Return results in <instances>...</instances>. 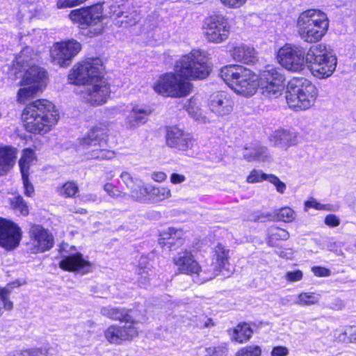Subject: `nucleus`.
I'll use <instances>...</instances> for the list:
<instances>
[{
    "label": "nucleus",
    "instance_id": "1",
    "mask_svg": "<svg viewBox=\"0 0 356 356\" xmlns=\"http://www.w3.org/2000/svg\"><path fill=\"white\" fill-rule=\"evenodd\" d=\"M27 131L34 134L47 133L59 118L55 106L47 99H38L29 104L22 113Z\"/></svg>",
    "mask_w": 356,
    "mask_h": 356
},
{
    "label": "nucleus",
    "instance_id": "2",
    "mask_svg": "<svg viewBox=\"0 0 356 356\" xmlns=\"http://www.w3.org/2000/svg\"><path fill=\"white\" fill-rule=\"evenodd\" d=\"M220 76L235 92L244 97L253 95L258 88L257 76L242 65H227L220 70Z\"/></svg>",
    "mask_w": 356,
    "mask_h": 356
},
{
    "label": "nucleus",
    "instance_id": "3",
    "mask_svg": "<svg viewBox=\"0 0 356 356\" xmlns=\"http://www.w3.org/2000/svg\"><path fill=\"white\" fill-rule=\"evenodd\" d=\"M329 21L325 13L315 9L302 12L297 20L298 32L307 42H316L326 33Z\"/></svg>",
    "mask_w": 356,
    "mask_h": 356
},
{
    "label": "nucleus",
    "instance_id": "4",
    "mask_svg": "<svg viewBox=\"0 0 356 356\" xmlns=\"http://www.w3.org/2000/svg\"><path fill=\"white\" fill-rule=\"evenodd\" d=\"M318 92L316 87L305 78H294L287 86L286 103L294 110H306L315 103Z\"/></svg>",
    "mask_w": 356,
    "mask_h": 356
},
{
    "label": "nucleus",
    "instance_id": "5",
    "mask_svg": "<svg viewBox=\"0 0 356 356\" xmlns=\"http://www.w3.org/2000/svg\"><path fill=\"white\" fill-rule=\"evenodd\" d=\"M210 70V63L205 53L199 49H193L182 56L175 65L176 73L186 81L205 79Z\"/></svg>",
    "mask_w": 356,
    "mask_h": 356
},
{
    "label": "nucleus",
    "instance_id": "6",
    "mask_svg": "<svg viewBox=\"0 0 356 356\" xmlns=\"http://www.w3.org/2000/svg\"><path fill=\"white\" fill-rule=\"evenodd\" d=\"M305 61L311 73L319 79L331 76L337 63V57L323 44L312 46L305 54Z\"/></svg>",
    "mask_w": 356,
    "mask_h": 356
},
{
    "label": "nucleus",
    "instance_id": "7",
    "mask_svg": "<svg viewBox=\"0 0 356 356\" xmlns=\"http://www.w3.org/2000/svg\"><path fill=\"white\" fill-rule=\"evenodd\" d=\"M193 85L184 78L175 73H165L153 84L154 90L163 96L180 98L188 95Z\"/></svg>",
    "mask_w": 356,
    "mask_h": 356
},
{
    "label": "nucleus",
    "instance_id": "8",
    "mask_svg": "<svg viewBox=\"0 0 356 356\" xmlns=\"http://www.w3.org/2000/svg\"><path fill=\"white\" fill-rule=\"evenodd\" d=\"M104 70L101 58H88L73 67L68 75V80L72 84L86 86L103 76Z\"/></svg>",
    "mask_w": 356,
    "mask_h": 356
},
{
    "label": "nucleus",
    "instance_id": "9",
    "mask_svg": "<svg viewBox=\"0 0 356 356\" xmlns=\"http://www.w3.org/2000/svg\"><path fill=\"white\" fill-rule=\"evenodd\" d=\"M108 124H99L94 127L82 138L81 144L85 147H93L88 152V156L95 159H111L114 156V152L106 149L107 147Z\"/></svg>",
    "mask_w": 356,
    "mask_h": 356
},
{
    "label": "nucleus",
    "instance_id": "10",
    "mask_svg": "<svg viewBox=\"0 0 356 356\" xmlns=\"http://www.w3.org/2000/svg\"><path fill=\"white\" fill-rule=\"evenodd\" d=\"M284 81V77L280 70L267 66L260 72L257 79L258 88L265 97L276 99L282 94Z\"/></svg>",
    "mask_w": 356,
    "mask_h": 356
},
{
    "label": "nucleus",
    "instance_id": "11",
    "mask_svg": "<svg viewBox=\"0 0 356 356\" xmlns=\"http://www.w3.org/2000/svg\"><path fill=\"white\" fill-rule=\"evenodd\" d=\"M203 35L209 42L219 44L229 38L230 26L227 18L222 14H213L204 20Z\"/></svg>",
    "mask_w": 356,
    "mask_h": 356
},
{
    "label": "nucleus",
    "instance_id": "12",
    "mask_svg": "<svg viewBox=\"0 0 356 356\" xmlns=\"http://www.w3.org/2000/svg\"><path fill=\"white\" fill-rule=\"evenodd\" d=\"M110 93L109 84L103 75L84 86L81 90V97L86 103L96 106L105 104Z\"/></svg>",
    "mask_w": 356,
    "mask_h": 356
},
{
    "label": "nucleus",
    "instance_id": "13",
    "mask_svg": "<svg viewBox=\"0 0 356 356\" xmlns=\"http://www.w3.org/2000/svg\"><path fill=\"white\" fill-rule=\"evenodd\" d=\"M277 60L287 70L300 72L305 66V51L299 46L286 44L279 49Z\"/></svg>",
    "mask_w": 356,
    "mask_h": 356
},
{
    "label": "nucleus",
    "instance_id": "14",
    "mask_svg": "<svg viewBox=\"0 0 356 356\" xmlns=\"http://www.w3.org/2000/svg\"><path fill=\"white\" fill-rule=\"evenodd\" d=\"M81 49V44L73 39L57 42L50 51L51 62L60 67H67Z\"/></svg>",
    "mask_w": 356,
    "mask_h": 356
},
{
    "label": "nucleus",
    "instance_id": "15",
    "mask_svg": "<svg viewBox=\"0 0 356 356\" xmlns=\"http://www.w3.org/2000/svg\"><path fill=\"white\" fill-rule=\"evenodd\" d=\"M70 18L80 26H90V32L95 35L101 33L104 29L102 16L92 7L72 10Z\"/></svg>",
    "mask_w": 356,
    "mask_h": 356
},
{
    "label": "nucleus",
    "instance_id": "16",
    "mask_svg": "<svg viewBox=\"0 0 356 356\" xmlns=\"http://www.w3.org/2000/svg\"><path fill=\"white\" fill-rule=\"evenodd\" d=\"M234 102L232 96L225 91H217L210 95L207 100L209 111L218 119L230 115L234 109Z\"/></svg>",
    "mask_w": 356,
    "mask_h": 356
},
{
    "label": "nucleus",
    "instance_id": "17",
    "mask_svg": "<svg viewBox=\"0 0 356 356\" xmlns=\"http://www.w3.org/2000/svg\"><path fill=\"white\" fill-rule=\"evenodd\" d=\"M139 321L125 323L123 326L111 325L104 332L106 340L113 344H121L122 341L133 339L138 336Z\"/></svg>",
    "mask_w": 356,
    "mask_h": 356
},
{
    "label": "nucleus",
    "instance_id": "18",
    "mask_svg": "<svg viewBox=\"0 0 356 356\" xmlns=\"http://www.w3.org/2000/svg\"><path fill=\"white\" fill-rule=\"evenodd\" d=\"M111 17L116 20L115 24L120 27H130L140 19L139 13L134 8L126 5L113 4L110 6Z\"/></svg>",
    "mask_w": 356,
    "mask_h": 356
},
{
    "label": "nucleus",
    "instance_id": "19",
    "mask_svg": "<svg viewBox=\"0 0 356 356\" xmlns=\"http://www.w3.org/2000/svg\"><path fill=\"white\" fill-rule=\"evenodd\" d=\"M167 146L181 151H186L192 146V137L190 134L177 127H168L165 132Z\"/></svg>",
    "mask_w": 356,
    "mask_h": 356
},
{
    "label": "nucleus",
    "instance_id": "20",
    "mask_svg": "<svg viewBox=\"0 0 356 356\" xmlns=\"http://www.w3.org/2000/svg\"><path fill=\"white\" fill-rule=\"evenodd\" d=\"M59 267L65 271L76 272L82 275L91 271L92 264L83 258L79 252L62 254Z\"/></svg>",
    "mask_w": 356,
    "mask_h": 356
},
{
    "label": "nucleus",
    "instance_id": "21",
    "mask_svg": "<svg viewBox=\"0 0 356 356\" xmlns=\"http://www.w3.org/2000/svg\"><path fill=\"white\" fill-rule=\"evenodd\" d=\"M173 261L181 273L193 275L198 273L200 270V266L194 259L191 251L186 249L179 251L173 258Z\"/></svg>",
    "mask_w": 356,
    "mask_h": 356
},
{
    "label": "nucleus",
    "instance_id": "22",
    "mask_svg": "<svg viewBox=\"0 0 356 356\" xmlns=\"http://www.w3.org/2000/svg\"><path fill=\"white\" fill-rule=\"evenodd\" d=\"M22 235L19 227L0 218V245H19Z\"/></svg>",
    "mask_w": 356,
    "mask_h": 356
},
{
    "label": "nucleus",
    "instance_id": "23",
    "mask_svg": "<svg viewBox=\"0 0 356 356\" xmlns=\"http://www.w3.org/2000/svg\"><path fill=\"white\" fill-rule=\"evenodd\" d=\"M47 72L38 65H32L26 70L20 83L25 85H38L44 88L47 85Z\"/></svg>",
    "mask_w": 356,
    "mask_h": 356
},
{
    "label": "nucleus",
    "instance_id": "24",
    "mask_svg": "<svg viewBox=\"0 0 356 356\" xmlns=\"http://www.w3.org/2000/svg\"><path fill=\"white\" fill-rule=\"evenodd\" d=\"M151 109L140 106H134L126 118V126L129 129H135L147 121Z\"/></svg>",
    "mask_w": 356,
    "mask_h": 356
},
{
    "label": "nucleus",
    "instance_id": "25",
    "mask_svg": "<svg viewBox=\"0 0 356 356\" xmlns=\"http://www.w3.org/2000/svg\"><path fill=\"white\" fill-rule=\"evenodd\" d=\"M136 312L124 308L106 307L101 309V314L114 321H120L128 324L138 321L135 316Z\"/></svg>",
    "mask_w": 356,
    "mask_h": 356
},
{
    "label": "nucleus",
    "instance_id": "26",
    "mask_svg": "<svg viewBox=\"0 0 356 356\" xmlns=\"http://www.w3.org/2000/svg\"><path fill=\"white\" fill-rule=\"evenodd\" d=\"M270 141L274 146H280L287 149L298 143V134L286 130L275 131L270 137Z\"/></svg>",
    "mask_w": 356,
    "mask_h": 356
},
{
    "label": "nucleus",
    "instance_id": "27",
    "mask_svg": "<svg viewBox=\"0 0 356 356\" xmlns=\"http://www.w3.org/2000/svg\"><path fill=\"white\" fill-rule=\"evenodd\" d=\"M232 58L245 64H254L257 60V53L253 47L241 45L235 47L231 51Z\"/></svg>",
    "mask_w": 356,
    "mask_h": 356
},
{
    "label": "nucleus",
    "instance_id": "28",
    "mask_svg": "<svg viewBox=\"0 0 356 356\" xmlns=\"http://www.w3.org/2000/svg\"><path fill=\"white\" fill-rule=\"evenodd\" d=\"M17 151L15 148L0 147V176L6 175L15 165Z\"/></svg>",
    "mask_w": 356,
    "mask_h": 356
},
{
    "label": "nucleus",
    "instance_id": "29",
    "mask_svg": "<svg viewBox=\"0 0 356 356\" xmlns=\"http://www.w3.org/2000/svg\"><path fill=\"white\" fill-rule=\"evenodd\" d=\"M31 238H34L39 245H53L54 237L52 234L41 225H33L29 229Z\"/></svg>",
    "mask_w": 356,
    "mask_h": 356
},
{
    "label": "nucleus",
    "instance_id": "30",
    "mask_svg": "<svg viewBox=\"0 0 356 356\" xmlns=\"http://www.w3.org/2000/svg\"><path fill=\"white\" fill-rule=\"evenodd\" d=\"M244 158L248 161H266L268 159L269 155L267 148L264 146H257L251 149L245 148Z\"/></svg>",
    "mask_w": 356,
    "mask_h": 356
},
{
    "label": "nucleus",
    "instance_id": "31",
    "mask_svg": "<svg viewBox=\"0 0 356 356\" xmlns=\"http://www.w3.org/2000/svg\"><path fill=\"white\" fill-rule=\"evenodd\" d=\"M252 330L248 323L239 324L233 330L232 339L236 342L243 343L248 341L252 337Z\"/></svg>",
    "mask_w": 356,
    "mask_h": 356
},
{
    "label": "nucleus",
    "instance_id": "32",
    "mask_svg": "<svg viewBox=\"0 0 356 356\" xmlns=\"http://www.w3.org/2000/svg\"><path fill=\"white\" fill-rule=\"evenodd\" d=\"M36 160L35 152L33 149L27 148L22 152V155L19 161V165L22 175H29V168L34 161Z\"/></svg>",
    "mask_w": 356,
    "mask_h": 356
},
{
    "label": "nucleus",
    "instance_id": "33",
    "mask_svg": "<svg viewBox=\"0 0 356 356\" xmlns=\"http://www.w3.org/2000/svg\"><path fill=\"white\" fill-rule=\"evenodd\" d=\"M229 250L225 248V246H215L213 262L218 265L221 269H225L226 265L229 264Z\"/></svg>",
    "mask_w": 356,
    "mask_h": 356
},
{
    "label": "nucleus",
    "instance_id": "34",
    "mask_svg": "<svg viewBox=\"0 0 356 356\" xmlns=\"http://www.w3.org/2000/svg\"><path fill=\"white\" fill-rule=\"evenodd\" d=\"M13 284H8L5 287H0V316L3 311H10L13 308V303L9 300Z\"/></svg>",
    "mask_w": 356,
    "mask_h": 356
},
{
    "label": "nucleus",
    "instance_id": "35",
    "mask_svg": "<svg viewBox=\"0 0 356 356\" xmlns=\"http://www.w3.org/2000/svg\"><path fill=\"white\" fill-rule=\"evenodd\" d=\"M20 85L22 88H20L17 92V101L19 102H25L43 90V88H40L38 85H25L21 83Z\"/></svg>",
    "mask_w": 356,
    "mask_h": 356
},
{
    "label": "nucleus",
    "instance_id": "36",
    "mask_svg": "<svg viewBox=\"0 0 356 356\" xmlns=\"http://www.w3.org/2000/svg\"><path fill=\"white\" fill-rule=\"evenodd\" d=\"M221 268L218 265L212 262L210 265L205 266L203 269L200 267V270L197 275L201 282H205L211 280L218 275Z\"/></svg>",
    "mask_w": 356,
    "mask_h": 356
},
{
    "label": "nucleus",
    "instance_id": "37",
    "mask_svg": "<svg viewBox=\"0 0 356 356\" xmlns=\"http://www.w3.org/2000/svg\"><path fill=\"white\" fill-rule=\"evenodd\" d=\"M319 298L314 293H301L298 295L294 303L300 306H311L318 302Z\"/></svg>",
    "mask_w": 356,
    "mask_h": 356
},
{
    "label": "nucleus",
    "instance_id": "38",
    "mask_svg": "<svg viewBox=\"0 0 356 356\" xmlns=\"http://www.w3.org/2000/svg\"><path fill=\"white\" fill-rule=\"evenodd\" d=\"M10 207L23 216L29 214V208L26 202L24 201L22 196L20 195H15L9 199Z\"/></svg>",
    "mask_w": 356,
    "mask_h": 356
},
{
    "label": "nucleus",
    "instance_id": "39",
    "mask_svg": "<svg viewBox=\"0 0 356 356\" xmlns=\"http://www.w3.org/2000/svg\"><path fill=\"white\" fill-rule=\"evenodd\" d=\"M48 354L47 349L32 348L16 350L10 353L8 356H48Z\"/></svg>",
    "mask_w": 356,
    "mask_h": 356
},
{
    "label": "nucleus",
    "instance_id": "40",
    "mask_svg": "<svg viewBox=\"0 0 356 356\" xmlns=\"http://www.w3.org/2000/svg\"><path fill=\"white\" fill-rule=\"evenodd\" d=\"M131 190V194L129 195L133 200L136 202H145L147 200V195L149 194V188L140 186L137 184Z\"/></svg>",
    "mask_w": 356,
    "mask_h": 356
},
{
    "label": "nucleus",
    "instance_id": "41",
    "mask_svg": "<svg viewBox=\"0 0 356 356\" xmlns=\"http://www.w3.org/2000/svg\"><path fill=\"white\" fill-rule=\"evenodd\" d=\"M149 195L156 200L161 201L171 197V192L166 187H152L149 188Z\"/></svg>",
    "mask_w": 356,
    "mask_h": 356
},
{
    "label": "nucleus",
    "instance_id": "42",
    "mask_svg": "<svg viewBox=\"0 0 356 356\" xmlns=\"http://www.w3.org/2000/svg\"><path fill=\"white\" fill-rule=\"evenodd\" d=\"M275 214L277 220L288 222L293 221L296 217L295 211L289 207L276 210Z\"/></svg>",
    "mask_w": 356,
    "mask_h": 356
},
{
    "label": "nucleus",
    "instance_id": "43",
    "mask_svg": "<svg viewBox=\"0 0 356 356\" xmlns=\"http://www.w3.org/2000/svg\"><path fill=\"white\" fill-rule=\"evenodd\" d=\"M79 186L74 181H67L59 189L60 195L65 197H74L79 192Z\"/></svg>",
    "mask_w": 356,
    "mask_h": 356
},
{
    "label": "nucleus",
    "instance_id": "44",
    "mask_svg": "<svg viewBox=\"0 0 356 356\" xmlns=\"http://www.w3.org/2000/svg\"><path fill=\"white\" fill-rule=\"evenodd\" d=\"M333 341L337 343H350V326L344 329H337L334 330Z\"/></svg>",
    "mask_w": 356,
    "mask_h": 356
},
{
    "label": "nucleus",
    "instance_id": "45",
    "mask_svg": "<svg viewBox=\"0 0 356 356\" xmlns=\"http://www.w3.org/2000/svg\"><path fill=\"white\" fill-rule=\"evenodd\" d=\"M181 234V230H177L174 227H168L166 231H163V233L161 234L160 236H161V238H160L159 245H173L175 243L173 241H168L166 243H165L163 241L165 239H173L176 236L179 237Z\"/></svg>",
    "mask_w": 356,
    "mask_h": 356
},
{
    "label": "nucleus",
    "instance_id": "46",
    "mask_svg": "<svg viewBox=\"0 0 356 356\" xmlns=\"http://www.w3.org/2000/svg\"><path fill=\"white\" fill-rule=\"evenodd\" d=\"M261 348L257 345L248 346L241 348L236 356H261Z\"/></svg>",
    "mask_w": 356,
    "mask_h": 356
},
{
    "label": "nucleus",
    "instance_id": "47",
    "mask_svg": "<svg viewBox=\"0 0 356 356\" xmlns=\"http://www.w3.org/2000/svg\"><path fill=\"white\" fill-rule=\"evenodd\" d=\"M289 233L284 229L273 227L270 229L269 238L270 242L277 240H284L289 238Z\"/></svg>",
    "mask_w": 356,
    "mask_h": 356
},
{
    "label": "nucleus",
    "instance_id": "48",
    "mask_svg": "<svg viewBox=\"0 0 356 356\" xmlns=\"http://www.w3.org/2000/svg\"><path fill=\"white\" fill-rule=\"evenodd\" d=\"M104 190L107 193V194L113 198H126L128 197V195L125 193H123L118 189L116 186L113 185L111 183H106L104 186Z\"/></svg>",
    "mask_w": 356,
    "mask_h": 356
},
{
    "label": "nucleus",
    "instance_id": "49",
    "mask_svg": "<svg viewBox=\"0 0 356 356\" xmlns=\"http://www.w3.org/2000/svg\"><path fill=\"white\" fill-rule=\"evenodd\" d=\"M268 175L269 174H266L261 171L253 170L251 171L250 175L247 177V182L251 184L261 182L264 180H267Z\"/></svg>",
    "mask_w": 356,
    "mask_h": 356
},
{
    "label": "nucleus",
    "instance_id": "50",
    "mask_svg": "<svg viewBox=\"0 0 356 356\" xmlns=\"http://www.w3.org/2000/svg\"><path fill=\"white\" fill-rule=\"evenodd\" d=\"M267 181H268L270 183L273 184L278 193L283 194L284 193L286 186V184L282 181L278 177L273 174H269L268 177H267Z\"/></svg>",
    "mask_w": 356,
    "mask_h": 356
},
{
    "label": "nucleus",
    "instance_id": "51",
    "mask_svg": "<svg viewBox=\"0 0 356 356\" xmlns=\"http://www.w3.org/2000/svg\"><path fill=\"white\" fill-rule=\"evenodd\" d=\"M329 204H323L316 201L314 197H310L305 202V211H307L309 208H314L317 210H330Z\"/></svg>",
    "mask_w": 356,
    "mask_h": 356
},
{
    "label": "nucleus",
    "instance_id": "52",
    "mask_svg": "<svg viewBox=\"0 0 356 356\" xmlns=\"http://www.w3.org/2000/svg\"><path fill=\"white\" fill-rule=\"evenodd\" d=\"M120 178L122 179L124 184L127 186V187L129 189H133L137 185L138 180L137 179L134 178L131 176V175L127 172H123L120 175Z\"/></svg>",
    "mask_w": 356,
    "mask_h": 356
},
{
    "label": "nucleus",
    "instance_id": "53",
    "mask_svg": "<svg viewBox=\"0 0 356 356\" xmlns=\"http://www.w3.org/2000/svg\"><path fill=\"white\" fill-rule=\"evenodd\" d=\"M86 1V0H58L56 6L59 9L71 8L78 6Z\"/></svg>",
    "mask_w": 356,
    "mask_h": 356
},
{
    "label": "nucleus",
    "instance_id": "54",
    "mask_svg": "<svg viewBox=\"0 0 356 356\" xmlns=\"http://www.w3.org/2000/svg\"><path fill=\"white\" fill-rule=\"evenodd\" d=\"M22 178L23 181L24 188V193L25 195L28 197H32V195L34 194V188L32 184L29 180V175H26V176H25L24 175H22Z\"/></svg>",
    "mask_w": 356,
    "mask_h": 356
},
{
    "label": "nucleus",
    "instance_id": "55",
    "mask_svg": "<svg viewBox=\"0 0 356 356\" xmlns=\"http://www.w3.org/2000/svg\"><path fill=\"white\" fill-rule=\"evenodd\" d=\"M302 278V271L298 270L296 271H289L285 275V279L288 282H293L300 281Z\"/></svg>",
    "mask_w": 356,
    "mask_h": 356
},
{
    "label": "nucleus",
    "instance_id": "56",
    "mask_svg": "<svg viewBox=\"0 0 356 356\" xmlns=\"http://www.w3.org/2000/svg\"><path fill=\"white\" fill-rule=\"evenodd\" d=\"M289 349L285 346H275L270 353V356H287L289 355Z\"/></svg>",
    "mask_w": 356,
    "mask_h": 356
},
{
    "label": "nucleus",
    "instance_id": "57",
    "mask_svg": "<svg viewBox=\"0 0 356 356\" xmlns=\"http://www.w3.org/2000/svg\"><path fill=\"white\" fill-rule=\"evenodd\" d=\"M314 274L317 277H328L330 275V270L324 267L316 266L312 268Z\"/></svg>",
    "mask_w": 356,
    "mask_h": 356
},
{
    "label": "nucleus",
    "instance_id": "58",
    "mask_svg": "<svg viewBox=\"0 0 356 356\" xmlns=\"http://www.w3.org/2000/svg\"><path fill=\"white\" fill-rule=\"evenodd\" d=\"M247 0H220L221 3L229 8H239L243 5Z\"/></svg>",
    "mask_w": 356,
    "mask_h": 356
},
{
    "label": "nucleus",
    "instance_id": "59",
    "mask_svg": "<svg viewBox=\"0 0 356 356\" xmlns=\"http://www.w3.org/2000/svg\"><path fill=\"white\" fill-rule=\"evenodd\" d=\"M340 220L335 215H327L325 218V223L330 227H337L339 225Z\"/></svg>",
    "mask_w": 356,
    "mask_h": 356
},
{
    "label": "nucleus",
    "instance_id": "60",
    "mask_svg": "<svg viewBox=\"0 0 356 356\" xmlns=\"http://www.w3.org/2000/svg\"><path fill=\"white\" fill-rule=\"evenodd\" d=\"M195 104V99H191L189 100L188 104L186 105V110L188 111V113L191 115L194 118H195L197 120H199V113L197 111H195L193 108V104Z\"/></svg>",
    "mask_w": 356,
    "mask_h": 356
},
{
    "label": "nucleus",
    "instance_id": "61",
    "mask_svg": "<svg viewBox=\"0 0 356 356\" xmlns=\"http://www.w3.org/2000/svg\"><path fill=\"white\" fill-rule=\"evenodd\" d=\"M138 275L140 276L139 282L143 284H145L148 282L149 278V273L145 268H138Z\"/></svg>",
    "mask_w": 356,
    "mask_h": 356
},
{
    "label": "nucleus",
    "instance_id": "62",
    "mask_svg": "<svg viewBox=\"0 0 356 356\" xmlns=\"http://www.w3.org/2000/svg\"><path fill=\"white\" fill-rule=\"evenodd\" d=\"M186 180V177L183 175L172 173L170 176V181L172 184H181Z\"/></svg>",
    "mask_w": 356,
    "mask_h": 356
},
{
    "label": "nucleus",
    "instance_id": "63",
    "mask_svg": "<svg viewBox=\"0 0 356 356\" xmlns=\"http://www.w3.org/2000/svg\"><path fill=\"white\" fill-rule=\"evenodd\" d=\"M166 178L167 175L163 172H154L152 174V179L158 182L163 181Z\"/></svg>",
    "mask_w": 356,
    "mask_h": 356
},
{
    "label": "nucleus",
    "instance_id": "64",
    "mask_svg": "<svg viewBox=\"0 0 356 356\" xmlns=\"http://www.w3.org/2000/svg\"><path fill=\"white\" fill-rule=\"evenodd\" d=\"M213 356H226L227 349L225 346H218L212 349Z\"/></svg>",
    "mask_w": 356,
    "mask_h": 356
}]
</instances>
